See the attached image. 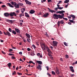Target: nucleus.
<instances>
[{
    "instance_id": "obj_38",
    "label": "nucleus",
    "mask_w": 77,
    "mask_h": 77,
    "mask_svg": "<svg viewBox=\"0 0 77 77\" xmlns=\"http://www.w3.org/2000/svg\"><path fill=\"white\" fill-rule=\"evenodd\" d=\"M11 58H12V59H16V58L14 56H12L11 57Z\"/></svg>"
},
{
    "instance_id": "obj_46",
    "label": "nucleus",
    "mask_w": 77,
    "mask_h": 77,
    "mask_svg": "<svg viewBox=\"0 0 77 77\" xmlns=\"http://www.w3.org/2000/svg\"><path fill=\"white\" fill-rule=\"evenodd\" d=\"M66 58L67 59H68V58H69V57L68 56V55H66Z\"/></svg>"
},
{
    "instance_id": "obj_58",
    "label": "nucleus",
    "mask_w": 77,
    "mask_h": 77,
    "mask_svg": "<svg viewBox=\"0 0 77 77\" xmlns=\"http://www.w3.org/2000/svg\"><path fill=\"white\" fill-rule=\"evenodd\" d=\"M45 35L46 36H47V37H48L49 36L47 34V33H46Z\"/></svg>"
},
{
    "instance_id": "obj_24",
    "label": "nucleus",
    "mask_w": 77,
    "mask_h": 77,
    "mask_svg": "<svg viewBox=\"0 0 77 77\" xmlns=\"http://www.w3.org/2000/svg\"><path fill=\"white\" fill-rule=\"evenodd\" d=\"M12 33H13V34H14V35H16V34H17V32H16L14 30H12Z\"/></svg>"
},
{
    "instance_id": "obj_45",
    "label": "nucleus",
    "mask_w": 77,
    "mask_h": 77,
    "mask_svg": "<svg viewBox=\"0 0 77 77\" xmlns=\"http://www.w3.org/2000/svg\"><path fill=\"white\" fill-rule=\"evenodd\" d=\"M6 7V5H3L2 6V8H5Z\"/></svg>"
},
{
    "instance_id": "obj_57",
    "label": "nucleus",
    "mask_w": 77,
    "mask_h": 77,
    "mask_svg": "<svg viewBox=\"0 0 77 77\" xmlns=\"http://www.w3.org/2000/svg\"><path fill=\"white\" fill-rule=\"evenodd\" d=\"M8 56H12V54H8Z\"/></svg>"
},
{
    "instance_id": "obj_11",
    "label": "nucleus",
    "mask_w": 77,
    "mask_h": 77,
    "mask_svg": "<svg viewBox=\"0 0 77 77\" xmlns=\"http://www.w3.org/2000/svg\"><path fill=\"white\" fill-rule=\"evenodd\" d=\"M41 67H42V66L38 65V66H37L36 67V68L37 69H40V70H42V68Z\"/></svg>"
},
{
    "instance_id": "obj_15",
    "label": "nucleus",
    "mask_w": 77,
    "mask_h": 77,
    "mask_svg": "<svg viewBox=\"0 0 77 77\" xmlns=\"http://www.w3.org/2000/svg\"><path fill=\"white\" fill-rule=\"evenodd\" d=\"M4 15L6 17H8V16H9V14L8 13H5L4 14Z\"/></svg>"
},
{
    "instance_id": "obj_42",
    "label": "nucleus",
    "mask_w": 77,
    "mask_h": 77,
    "mask_svg": "<svg viewBox=\"0 0 77 77\" xmlns=\"http://www.w3.org/2000/svg\"><path fill=\"white\" fill-rule=\"evenodd\" d=\"M13 51V50L11 49H10L9 50V52H11V51Z\"/></svg>"
},
{
    "instance_id": "obj_54",
    "label": "nucleus",
    "mask_w": 77,
    "mask_h": 77,
    "mask_svg": "<svg viewBox=\"0 0 77 77\" xmlns=\"http://www.w3.org/2000/svg\"><path fill=\"white\" fill-rule=\"evenodd\" d=\"M47 75H48L49 77H51V75L50 74V73H48Z\"/></svg>"
},
{
    "instance_id": "obj_52",
    "label": "nucleus",
    "mask_w": 77,
    "mask_h": 77,
    "mask_svg": "<svg viewBox=\"0 0 77 77\" xmlns=\"http://www.w3.org/2000/svg\"><path fill=\"white\" fill-rule=\"evenodd\" d=\"M64 45H66V46H68V44H66V43H64Z\"/></svg>"
},
{
    "instance_id": "obj_6",
    "label": "nucleus",
    "mask_w": 77,
    "mask_h": 77,
    "mask_svg": "<svg viewBox=\"0 0 77 77\" xmlns=\"http://www.w3.org/2000/svg\"><path fill=\"white\" fill-rule=\"evenodd\" d=\"M53 46L54 47H56L57 45V42L55 41H53Z\"/></svg>"
},
{
    "instance_id": "obj_2",
    "label": "nucleus",
    "mask_w": 77,
    "mask_h": 77,
    "mask_svg": "<svg viewBox=\"0 0 77 77\" xmlns=\"http://www.w3.org/2000/svg\"><path fill=\"white\" fill-rule=\"evenodd\" d=\"M4 34L5 35V36H6L8 35V36H11V33H10V32H9L8 31H7L5 32H3Z\"/></svg>"
},
{
    "instance_id": "obj_48",
    "label": "nucleus",
    "mask_w": 77,
    "mask_h": 77,
    "mask_svg": "<svg viewBox=\"0 0 77 77\" xmlns=\"http://www.w3.org/2000/svg\"><path fill=\"white\" fill-rule=\"evenodd\" d=\"M60 3H62V1H59V2L57 3L58 5Z\"/></svg>"
},
{
    "instance_id": "obj_8",
    "label": "nucleus",
    "mask_w": 77,
    "mask_h": 77,
    "mask_svg": "<svg viewBox=\"0 0 77 77\" xmlns=\"http://www.w3.org/2000/svg\"><path fill=\"white\" fill-rule=\"evenodd\" d=\"M58 16L59 15H57L56 14H54L53 15L54 19H55V18L57 19H58Z\"/></svg>"
},
{
    "instance_id": "obj_43",
    "label": "nucleus",
    "mask_w": 77,
    "mask_h": 77,
    "mask_svg": "<svg viewBox=\"0 0 77 77\" xmlns=\"http://www.w3.org/2000/svg\"><path fill=\"white\" fill-rule=\"evenodd\" d=\"M46 68L47 69V70L48 71V69H49V67L48 66H46Z\"/></svg>"
},
{
    "instance_id": "obj_41",
    "label": "nucleus",
    "mask_w": 77,
    "mask_h": 77,
    "mask_svg": "<svg viewBox=\"0 0 77 77\" xmlns=\"http://www.w3.org/2000/svg\"><path fill=\"white\" fill-rule=\"evenodd\" d=\"M32 47H33V48L35 49V48H36V46H35L34 45H32Z\"/></svg>"
},
{
    "instance_id": "obj_53",
    "label": "nucleus",
    "mask_w": 77,
    "mask_h": 77,
    "mask_svg": "<svg viewBox=\"0 0 77 77\" xmlns=\"http://www.w3.org/2000/svg\"><path fill=\"white\" fill-rule=\"evenodd\" d=\"M63 20H66V21H67L68 20V19L67 18H63Z\"/></svg>"
},
{
    "instance_id": "obj_63",
    "label": "nucleus",
    "mask_w": 77,
    "mask_h": 77,
    "mask_svg": "<svg viewBox=\"0 0 77 77\" xmlns=\"http://www.w3.org/2000/svg\"><path fill=\"white\" fill-rule=\"evenodd\" d=\"M19 53L20 54H22V52H20Z\"/></svg>"
},
{
    "instance_id": "obj_25",
    "label": "nucleus",
    "mask_w": 77,
    "mask_h": 77,
    "mask_svg": "<svg viewBox=\"0 0 77 77\" xmlns=\"http://www.w3.org/2000/svg\"><path fill=\"white\" fill-rule=\"evenodd\" d=\"M22 15L23 17H24V15L23 13L20 14L19 15V17H22Z\"/></svg>"
},
{
    "instance_id": "obj_16",
    "label": "nucleus",
    "mask_w": 77,
    "mask_h": 77,
    "mask_svg": "<svg viewBox=\"0 0 77 77\" xmlns=\"http://www.w3.org/2000/svg\"><path fill=\"white\" fill-rule=\"evenodd\" d=\"M35 12V11L33 10H31L29 11V13L31 14H34Z\"/></svg>"
},
{
    "instance_id": "obj_33",
    "label": "nucleus",
    "mask_w": 77,
    "mask_h": 77,
    "mask_svg": "<svg viewBox=\"0 0 77 77\" xmlns=\"http://www.w3.org/2000/svg\"><path fill=\"white\" fill-rule=\"evenodd\" d=\"M8 66L9 67V68H10L11 66V63H9L8 64Z\"/></svg>"
},
{
    "instance_id": "obj_23",
    "label": "nucleus",
    "mask_w": 77,
    "mask_h": 77,
    "mask_svg": "<svg viewBox=\"0 0 77 77\" xmlns=\"http://www.w3.org/2000/svg\"><path fill=\"white\" fill-rule=\"evenodd\" d=\"M29 63L30 64V63H32V64H34V65H35V63L33 62V61L29 60Z\"/></svg>"
},
{
    "instance_id": "obj_49",
    "label": "nucleus",
    "mask_w": 77,
    "mask_h": 77,
    "mask_svg": "<svg viewBox=\"0 0 77 77\" xmlns=\"http://www.w3.org/2000/svg\"><path fill=\"white\" fill-rule=\"evenodd\" d=\"M27 50L28 51H30V49L29 48H27Z\"/></svg>"
},
{
    "instance_id": "obj_47",
    "label": "nucleus",
    "mask_w": 77,
    "mask_h": 77,
    "mask_svg": "<svg viewBox=\"0 0 77 77\" xmlns=\"http://www.w3.org/2000/svg\"><path fill=\"white\" fill-rule=\"evenodd\" d=\"M2 54H6V53L3 51H2Z\"/></svg>"
},
{
    "instance_id": "obj_59",
    "label": "nucleus",
    "mask_w": 77,
    "mask_h": 77,
    "mask_svg": "<svg viewBox=\"0 0 77 77\" xmlns=\"http://www.w3.org/2000/svg\"><path fill=\"white\" fill-rule=\"evenodd\" d=\"M20 61H22V62H24V61H23V60H22L21 59V58H20Z\"/></svg>"
},
{
    "instance_id": "obj_37",
    "label": "nucleus",
    "mask_w": 77,
    "mask_h": 77,
    "mask_svg": "<svg viewBox=\"0 0 77 77\" xmlns=\"http://www.w3.org/2000/svg\"><path fill=\"white\" fill-rule=\"evenodd\" d=\"M31 54L32 56H34V55H35V53L33 52H32Z\"/></svg>"
},
{
    "instance_id": "obj_10",
    "label": "nucleus",
    "mask_w": 77,
    "mask_h": 77,
    "mask_svg": "<svg viewBox=\"0 0 77 77\" xmlns=\"http://www.w3.org/2000/svg\"><path fill=\"white\" fill-rule=\"evenodd\" d=\"M25 2L26 3V4L27 5H32V3L30 2L27 1V0H25Z\"/></svg>"
},
{
    "instance_id": "obj_20",
    "label": "nucleus",
    "mask_w": 77,
    "mask_h": 77,
    "mask_svg": "<svg viewBox=\"0 0 77 77\" xmlns=\"http://www.w3.org/2000/svg\"><path fill=\"white\" fill-rule=\"evenodd\" d=\"M26 35L28 38H30V35H29V34L27 33H26Z\"/></svg>"
},
{
    "instance_id": "obj_21",
    "label": "nucleus",
    "mask_w": 77,
    "mask_h": 77,
    "mask_svg": "<svg viewBox=\"0 0 77 77\" xmlns=\"http://www.w3.org/2000/svg\"><path fill=\"white\" fill-rule=\"evenodd\" d=\"M14 7H15V8H20V5H19V4H17V5H15L14 6Z\"/></svg>"
},
{
    "instance_id": "obj_26",
    "label": "nucleus",
    "mask_w": 77,
    "mask_h": 77,
    "mask_svg": "<svg viewBox=\"0 0 77 77\" xmlns=\"http://www.w3.org/2000/svg\"><path fill=\"white\" fill-rule=\"evenodd\" d=\"M59 18L60 19H62V15L59 14L58 15V18Z\"/></svg>"
},
{
    "instance_id": "obj_36",
    "label": "nucleus",
    "mask_w": 77,
    "mask_h": 77,
    "mask_svg": "<svg viewBox=\"0 0 77 77\" xmlns=\"http://www.w3.org/2000/svg\"><path fill=\"white\" fill-rule=\"evenodd\" d=\"M17 74L18 75H22V73H19L18 72Z\"/></svg>"
},
{
    "instance_id": "obj_44",
    "label": "nucleus",
    "mask_w": 77,
    "mask_h": 77,
    "mask_svg": "<svg viewBox=\"0 0 77 77\" xmlns=\"http://www.w3.org/2000/svg\"><path fill=\"white\" fill-rule=\"evenodd\" d=\"M68 5H69V3H67L66 5H65V7L66 8L68 7Z\"/></svg>"
},
{
    "instance_id": "obj_60",
    "label": "nucleus",
    "mask_w": 77,
    "mask_h": 77,
    "mask_svg": "<svg viewBox=\"0 0 77 77\" xmlns=\"http://www.w3.org/2000/svg\"><path fill=\"white\" fill-rule=\"evenodd\" d=\"M57 6L58 8L60 7V5L58 4L57 5Z\"/></svg>"
},
{
    "instance_id": "obj_31",
    "label": "nucleus",
    "mask_w": 77,
    "mask_h": 77,
    "mask_svg": "<svg viewBox=\"0 0 77 77\" xmlns=\"http://www.w3.org/2000/svg\"><path fill=\"white\" fill-rule=\"evenodd\" d=\"M16 72H15V71H14V72H12V75H15V74H16Z\"/></svg>"
},
{
    "instance_id": "obj_27",
    "label": "nucleus",
    "mask_w": 77,
    "mask_h": 77,
    "mask_svg": "<svg viewBox=\"0 0 77 77\" xmlns=\"http://www.w3.org/2000/svg\"><path fill=\"white\" fill-rule=\"evenodd\" d=\"M69 0H66L64 1V3H69Z\"/></svg>"
},
{
    "instance_id": "obj_64",
    "label": "nucleus",
    "mask_w": 77,
    "mask_h": 77,
    "mask_svg": "<svg viewBox=\"0 0 77 77\" xmlns=\"http://www.w3.org/2000/svg\"><path fill=\"white\" fill-rule=\"evenodd\" d=\"M57 9H58V8L57 7L55 8H54V10H57Z\"/></svg>"
},
{
    "instance_id": "obj_4",
    "label": "nucleus",
    "mask_w": 77,
    "mask_h": 77,
    "mask_svg": "<svg viewBox=\"0 0 77 77\" xmlns=\"http://www.w3.org/2000/svg\"><path fill=\"white\" fill-rule=\"evenodd\" d=\"M9 15L10 17H13L14 16H17V14H16V13H15L14 12H11Z\"/></svg>"
},
{
    "instance_id": "obj_34",
    "label": "nucleus",
    "mask_w": 77,
    "mask_h": 77,
    "mask_svg": "<svg viewBox=\"0 0 77 77\" xmlns=\"http://www.w3.org/2000/svg\"><path fill=\"white\" fill-rule=\"evenodd\" d=\"M52 74L53 75H55L56 74V73H55V72L54 71H52Z\"/></svg>"
},
{
    "instance_id": "obj_62",
    "label": "nucleus",
    "mask_w": 77,
    "mask_h": 77,
    "mask_svg": "<svg viewBox=\"0 0 77 77\" xmlns=\"http://www.w3.org/2000/svg\"><path fill=\"white\" fill-rule=\"evenodd\" d=\"M68 17L69 19H71V16H68Z\"/></svg>"
},
{
    "instance_id": "obj_35",
    "label": "nucleus",
    "mask_w": 77,
    "mask_h": 77,
    "mask_svg": "<svg viewBox=\"0 0 77 77\" xmlns=\"http://www.w3.org/2000/svg\"><path fill=\"white\" fill-rule=\"evenodd\" d=\"M63 8V7H60L58 9H60V10H61V9H62Z\"/></svg>"
},
{
    "instance_id": "obj_19",
    "label": "nucleus",
    "mask_w": 77,
    "mask_h": 77,
    "mask_svg": "<svg viewBox=\"0 0 77 77\" xmlns=\"http://www.w3.org/2000/svg\"><path fill=\"white\" fill-rule=\"evenodd\" d=\"M25 15L26 17H28V18H29L30 17V16L27 13H25Z\"/></svg>"
},
{
    "instance_id": "obj_30",
    "label": "nucleus",
    "mask_w": 77,
    "mask_h": 77,
    "mask_svg": "<svg viewBox=\"0 0 77 77\" xmlns=\"http://www.w3.org/2000/svg\"><path fill=\"white\" fill-rule=\"evenodd\" d=\"M25 9H26V8H23L22 10H23V11H22V13H24V12L25 11Z\"/></svg>"
},
{
    "instance_id": "obj_7",
    "label": "nucleus",
    "mask_w": 77,
    "mask_h": 77,
    "mask_svg": "<svg viewBox=\"0 0 77 77\" xmlns=\"http://www.w3.org/2000/svg\"><path fill=\"white\" fill-rule=\"evenodd\" d=\"M49 15V14L48 13H45L42 16V17H45V18H47L48 17V16Z\"/></svg>"
},
{
    "instance_id": "obj_1",
    "label": "nucleus",
    "mask_w": 77,
    "mask_h": 77,
    "mask_svg": "<svg viewBox=\"0 0 77 77\" xmlns=\"http://www.w3.org/2000/svg\"><path fill=\"white\" fill-rule=\"evenodd\" d=\"M41 47L43 50H45V48H46L47 49H48L47 50V51L48 52V53H52V52H51V51L50 49H49L48 47H47V45H45V44L43 43L42 44V45H41ZM42 45H43L44 47H42Z\"/></svg>"
},
{
    "instance_id": "obj_9",
    "label": "nucleus",
    "mask_w": 77,
    "mask_h": 77,
    "mask_svg": "<svg viewBox=\"0 0 77 77\" xmlns=\"http://www.w3.org/2000/svg\"><path fill=\"white\" fill-rule=\"evenodd\" d=\"M55 72L57 74V75H59L60 74V72H59V69L57 68H56V69L55 70Z\"/></svg>"
},
{
    "instance_id": "obj_28",
    "label": "nucleus",
    "mask_w": 77,
    "mask_h": 77,
    "mask_svg": "<svg viewBox=\"0 0 77 77\" xmlns=\"http://www.w3.org/2000/svg\"><path fill=\"white\" fill-rule=\"evenodd\" d=\"M9 21H10L11 22V24H12L13 23H14V21H15V20H9Z\"/></svg>"
},
{
    "instance_id": "obj_39",
    "label": "nucleus",
    "mask_w": 77,
    "mask_h": 77,
    "mask_svg": "<svg viewBox=\"0 0 77 77\" xmlns=\"http://www.w3.org/2000/svg\"><path fill=\"white\" fill-rule=\"evenodd\" d=\"M8 30L9 32H12V29L10 28H9Z\"/></svg>"
},
{
    "instance_id": "obj_50",
    "label": "nucleus",
    "mask_w": 77,
    "mask_h": 77,
    "mask_svg": "<svg viewBox=\"0 0 77 77\" xmlns=\"http://www.w3.org/2000/svg\"><path fill=\"white\" fill-rule=\"evenodd\" d=\"M23 42H26H26H27V41L26 40H25V39L24 38H23Z\"/></svg>"
},
{
    "instance_id": "obj_18",
    "label": "nucleus",
    "mask_w": 77,
    "mask_h": 77,
    "mask_svg": "<svg viewBox=\"0 0 77 77\" xmlns=\"http://www.w3.org/2000/svg\"><path fill=\"white\" fill-rule=\"evenodd\" d=\"M11 3L12 5H14V6L15 5H17V3L15 2H11Z\"/></svg>"
},
{
    "instance_id": "obj_40",
    "label": "nucleus",
    "mask_w": 77,
    "mask_h": 77,
    "mask_svg": "<svg viewBox=\"0 0 77 77\" xmlns=\"http://www.w3.org/2000/svg\"><path fill=\"white\" fill-rule=\"evenodd\" d=\"M43 1H42V0L41 2L42 3H43L44 2H46V0H43Z\"/></svg>"
},
{
    "instance_id": "obj_55",
    "label": "nucleus",
    "mask_w": 77,
    "mask_h": 77,
    "mask_svg": "<svg viewBox=\"0 0 77 77\" xmlns=\"http://www.w3.org/2000/svg\"><path fill=\"white\" fill-rule=\"evenodd\" d=\"M19 5H20V6H23V4L21 3H20L19 4Z\"/></svg>"
},
{
    "instance_id": "obj_5",
    "label": "nucleus",
    "mask_w": 77,
    "mask_h": 77,
    "mask_svg": "<svg viewBox=\"0 0 77 77\" xmlns=\"http://www.w3.org/2000/svg\"><path fill=\"white\" fill-rule=\"evenodd\" d=\"M63 20H62L60 21H58L57 24H58V26H60V24H63Z\"/></svg>"
},
{
    "instance_id": "obj_56",
    "label": "nucleus",
    "mask_w": 77,
    "mask_h": 77,
    "mask_svg": "<svg viewBox=\"0 0 77 77\" xmlns=\"http://www.w3.org/2000/svg\"><path fill=\"white\" fill-rule=\"evenodd\" d=\"M51 53H48V54L49 56H51Z\"/></svg>"
},
{
    "instance_id": "obj_61",
    "label": "nucleus",
    "mask_w": 77,
    "mask_h": 77,
    "mask_svg": "<svg viewBox=\"0 0 77 77\" xmlns=\"http://www.w3.org/2000/svg\"><path fill=\"white\" fill-rule=\"evenodd\" d=\"M37 55L38 56H40V53H37Z\"/></svg>"
},
{
    "instance_id": "obj_3",
    "label": "nucleus",
    "mask_w": 77,
    "mask_h": 77,
    "mask_svg": "<svg viewBox=\"0 0 77 77\" xmlns=\"http://www.w3.org/2000/svg\"><path fill=\"white\" fill-rule=\"evenodd\" d=\"M65 12V11H63V10L57 12V13H58L59 14H62L61 16H64L65 14H64L63 13H64Z\"/></svg>"
},
{
    "instance_id": "obj_22",
    "label": "nucleus",
    "mask_w": 77,
    "mask_h": 77,
    "mask_svg": "<svg viewBox=\"0 0 77 77\" xmlns=\"http://www.w3.org/2000/svg\"><path fill=\"white\" fill-rule=\"evenodd\" d=\"M7 5H9L10 7H11V8H14V6L11 5V4L10 3H8Z\"/></svg>"
},
{
    "instance_id": "obj_51",
    "label": "nucleus",
    "mask_w": 77,
    "mask_h": 77,
    "mask_svg": "<svg viewBox=\"0 0 77 77\" xmlns=\"http://www.w3.org/2000/svg\"><path fill=\"white\" fill-rule=\"evenodd\" d=\"M48 2L49 3V2H52V1H51V0H48Z\"/></svg>"
},
{
    "instance_id": "obj_13",
    "label": "nucleus",
    "mask_w": 77,
    "mask_h": 77,
    "mask_svg": "<svg viewBox=\"0 0 77 77\" xmlns=\"http://www.w3.org/2000/svg\"><path fill=\"white\" fill-rule=\"evenodd\" d=\"M70 69V71L72 72H74V68L73 67L71 66L69 67Z\"/></svg>"
},
{
    "instance_id": "obj_17",
    "label": "nucleus",
    "mask_w": 77,
    "mask_h": 77,
    "mask_svg": "<svg viewBox=\"0 0 77 77\" xmlns=\"http://www.w3.org/2000/svg\"><path fill=\"white\" fill-rule=\"evenodd\" d=\"M48 10H49V12H51V13H53V12H55V11H54V10H51V9L50 8H48Z\"/></svg>"
},
{
    "instance_id": "obj_14",
    "label": "nucleus",
    "mask_w": 77,
    "mask_h": 77,
    "mask_svg": "<svg viewBox=\"0 0 77 77\" xmlns=\"http://www.w3.org/2000/svg\"><path fill=\"white\" fill-rule=\"evenodd\" d=\"M15 30L17 33H20V30L17 28H15Z\"/></svg>"
},
{
    "instance_id": "obj_32",
    "label": "nucleus",
    "mask_w": 77,
    "mask_h": 77,
    "mask_svg": "<svg viewBox=\"0 0 77 77\" xmlns=\"http://www.w3.org/2000/svg\"><path fill=\"white\" fill-rule=\"evenodd\" d=\"M69 21L71 23H74V21L72 20H70V19H69Z\"/></svg>"
},
{
    "instance_id": "obj_12",
    "label": "nucleus",
    "mask_w": 77,
    "mask_h": 77,
    "mask_svg": "<svg viewBox=\"0 0 77 77\" xmlns=\"http://www.w3.org/2000/svg\"><path fill=\"white\" fill-rule=\"evenodd\" d=\"M36 62L37 63H38L39 65H42V62L41 61H36Z\"/></svg>"
},
{
    "instance_id": "obj_29",
    "label": "nucleus",
    "mask_w": 77,
    "mask_h": 77,
    "mask_svg": "<svg viewBox=\"0 0 77 77\" xmlns=\"http://www.w3.org/2000/svg\"><path fill=\"white\" fill-rule=\"evenodd\" d=\"M70 16L72 17V18H75V16L74 15H73L72 14L70 15Z\"/></svg>"
}]
</instances>
